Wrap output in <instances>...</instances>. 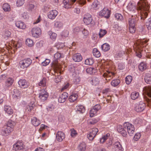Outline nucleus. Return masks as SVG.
<instances>
[{"instance_id":"1","label":"nucleus","mask_w":151,"mask_h":151,"mask_svg":"<svg viewBox=\"0 0 151 151\" xmlns=\"http://www.w3.org/2000/svg\"><path fill=\"white\" fill-rule=\"evenodd\" d=\"M150 7V4L147 0H139L137 3V7L134 1H130L127 6V9L132 13H135L137 11L139 12L142 22L147 17Z\"/></svg>"},{"instance_id":"2","label":"nucleus","mask_w":151,"mask_h":151,"mask_svg":"<svg viewBox=\"0 0 151 151\" xmlns=\"http://www.w3.org/2000/svg\"><path fill=\"white\" fill-rule=\"evenodd\" d=\"M123 127L120 125L117 126L118 132L124 137L126 136L127 132L129 135L132 136L134 132L135 128L134 125L128 122H125L124 124Z\"/></svg>"},{"instance_id":"3","label":"nucleus","mask_w":151,"mask_h":151,"mask_svg":"<svg viewBox=\"0 0 151 151\" xmlns=\"http://www.w3.org/2000/svg\"><path fill=\"white\" fill-rule=\"evenodd\" d=\"M149 40L147 39H143L142 40H138L134 43L133 48L136 56L139 58L142 56V52L145 49L144 47L147 45V42Z\"/></svg>"},{"instance_id":"4","label":"nucleus","mask_w":151,"mask_h":151,"mask_svg":"<svg viewBox=\"0 0 151 151\" xmlns=\"http://www.w3.org/2000/svg\"><path fill=\"white\" fill-rule=\"evenodd\" d=\"M111 63V61H105L104 62V64L102 65V68L106 70L103 75V76L106 78V81H109L113 78L114 75V74L113 73L110 71L109 70L110 69V64Z\"/></svg>"},{"instance_id":"5","label":"nucleus","mask_w":151,"mask_h":151,"mask_svg":"<svg viewBox=\"0 0 151 151\" xmlns=\"http://www.w3.org/2000/svg\"><path fill=\"white\" fill-rule=\"evenodd\" d=\"M132 17L133 16H132V17L129 19L128 23L129 25V29L131 33H134L135 31V26L137 20L135 18H133Z\"/></svg>"},{"instance_id":"6","label":"nucleus","mask_w":151,"mask_h":151,"mask_svg":"<svg viewBox=\"0 0 151 151\" xmlns=\"http://www.w3.org/2000/svg\"><path fill=\"white\" fill-rule=\"evenodd\" d=\"M147 95L148 97L151 98V87L146 86L143 88V94ZM145 99L148 103L149 106H151V99H149L144 96Z\"/></svg>"},{"instance_id":"7","label":"nucleus","mask_w":151,"mask_h":151,"mask_svg":"<svg viewBox=\"0 0 151 151\" xmlns=\"http://www.w3.org/2000/svg\"><path fill=\"white\" fill-rule=\"evenodd\" d=\"M32 63V60L30 58H27L20 61L19 65L21 68L24 69L28 67Z\"/></svg>"},{"instance_id":"8","label":"nucleus","mask_w":151,"mask_h":151,"mask_svg":"<svg viewBox=\"0 0 151 151\" xmlns=\"http://www.w3.org/2000/svg\"><path fill=\"white\" fill-rule=\"evenodd\" d=\"M83 21L86 25L92 24L93 22L92 16L89 13H86L84 15Z\"/></svg>"},{"instance_id":"9","label":"nucleus","mask_w":151,"mask_h":151,"mask_svg":"<svg viewBox=\"0 0 151 151\" xmlns=\"http://www.w3.org/2000/svg\"><path fill=\"white\" fill-rule=\"evenodd\" d=\"M24 147L23 142L22 140H18L13 145V150L15 151L20 150H24Z\"/></svg>"},{"instance_id":"10","label":"nucleus","mask_w":151,"mask_h":151,"mask_svg":"<svg viewBox=\"0 0 151 151\" xmlns=\"http://www.w3.org/2000/svg\"><path fill=\"white\" fill-rule=\"evenodd\" d=\"M110 10L106 8H104L99 13V16L104 17L106 18H108L110 17Z\"/></svg>"},{"instance_id":"11","label":"nucleus","mask_w":151,"mask_h":151,"mask_svg":"<svg viewBox=\"0 0 151 151\" xmlns=\"http://www.w3.org/2000/svg\"><path fill=\"white\" fill-rule=\"evenodd\" d=\"M146 107L145 103L140 102L139 104L136 106L135 110L137 112H141L143 111Z\"/></svg>"},{"instance_id":"12","label":"nucleus","mask_w":151,"mask_h":151,"mask_svg":"<svg viewBox=\"0 0 151 151\" xmlns=\"http://www.w3.org/2000/svg\"><path fill=\"white\" fill-rule=\"evenodd\" d=\"M32 33L34 37H37L41 34V30L38 27L34 28L32 30Z\"/></svg>"},{"instance_id":"13","label":"nucleus","mask_w":151,"mask_h":151,"mask_svg":"<svg viewBox=\"0 0 151 151\" xmlns=\"http://www.w3.org/2000/svg\"><path fill=\"white\" fill-rule=\"evenodd\" d=\"M76 0H71L69 1V0H64L63 1V3L65 8L66 9L70 8L72 5L76 2Z\"/></svg>"},{"instance_id":"14","label":"nucleus","mask_w":151,"mask_h":151,"mask_svg":"<svg viewBox=\"0 0 151 151\" xmlns=\"http://www.w3.org/2000/svg\"><path fill=\"white\" fill-rule=\"evenodd\" d=\"M18 83L20 87L23 88H27L29 85V83L25 79L20 80Z\"/></svg>"},{"instance_id":"15","label":"nucleus","mask_w":151,"mask_h":151,"mask_svg":"<svg viewBox=\"0 0 151 151\" xmlns=\"http://www.w3.org/2000/svg\"><path fill=\"white\" fill-rule=\"evenodd\" d=\"M68 96V93L66 92H64L60 95L58 99V102L63 103L65 102Z\"/></svg>"},{"instance_id":"16","label":"nucleus","mask_w":151,"mask_h":151,"mask_svg":"<svg viewBox=\"0 0 151 151\" xmlns=\"http://www.w3.org/2000/svg\"><path fill=\"white\" fill-rule=\"evenodd\" d=\"M113 149H114L115 151H123V148L120 142H115Z\"/></svg>"},{"instance_id":"17","label":"nucleus","mask_w":151,"mask_h":151,"mask_svg":"<svg viewBox=\"0 0 151 151\" xmlns=\"http://www.w3.org/2000/svg\"><path fill=\"white\" fill-rule=\"evenodd\" d=\"M4 129L2 131V133L3 135L5 136L8 135L13 130L12 129L6 126H4Z\"/></svg>"},{"instance_id":"18","label":"nucleus","mask_w":151,"mask_h":151,"mask_svg":"<svg viewBox=\"0 0 151 151\" xmlns=\"http://www.w3.org/2000/svg\"><path fill=\"white\" fill-rule=\"evenodd\" d=\"M73 59L76 62H79L81 60L82 58L81 55L79 53H76L73 55Z\"/></svg>"},{"instance_id":"19","label":"nucleus","mask_w":151,"mask_h":151,"mask_svg":"<svg viewBox=\"0 0 151 151\" xmlns=\"http://www.w3.org/2000/svg\"><path fill=\"white\" fill-rule=\"evenodd\" d=\"M12 93L13 98L18 99L20 97V92L17 89H14L12 92Z\"/></svg>"},{"instance_id":"20","label":"nucleus","mask_w":151,"mask_h":151,"mask_svg":"<svg viewBox=\"0 0 151 151\" xmlns=\"http://www.w3.org/2000/svg\"><path fill=\"white\" fill-rule=\"evenodd\" d=\"M65 137V135L62 132L59 131L57 132V141L61 142Z\"/></svg>"},{"instance_id":"21","label":"nucleus","mask_w":151,"mask_h":151,"mask_svg":"<svg viewBox=\"0 0 151 151\" xmlns=\"http://www.w3.org/2000/svg\"><path fill=\"white\" fill-rule=\"evenodd\" d=\"M57 16V11L55 10H52L48 14V17L51 19H54Z\"/></svg>"},{"instance_id":"22","label":"nucleus","mask_w":151,"mask_h":151,"mask_svg":"<svg viewBox=\"0 0 151 151\" xmlns=\"http://www.w3.org/2000/svg\"><path fill=\"white\" fill-rule=\"evenodd\" d=\"M48 96V95L46 92H45L43 93H41L40 94L39 96V98L42 101H44L46 100Z\"/></svg>"},{"instance_id":"23","label":"nucleus","mask_w":151,"mask_h":151,"mask_svg":"<svg viewBox=\"0 0 151 151\" xmlns=\"http://www.w3.org/2000/svg\"><path fill=\"white\" fill-rule=\"evenodd\" d=\"M31 122L32 124L36 127L38 126L41 123L40 120L35 117H33L32 119Z\"/></svg>"},{"instance_id":"24","label":"nucleus","mask_w":151,"mask_h":151,"mask_svg":"<svg viewBox=\"0 0 151 151\" xmlns=\"http://www.w3.org/2000/svg\"><path fill=\"white\" fill-rule=\"evenodd\" d=\"M4 110L9 115H11L13 113V111L11 107L9 106L5 105L4 106Z\"/></svg>"},{"instance_id":"25","label":"nucleus","mask_w":151,"mask_h":151,"mask_svg":"<svg viewBox=\"0 0 151 151\" xmlns=\"http://www.w3.org/2000/svg\"><path fill=\"white\" fill-rule=\"evenodd\" d=\"M78 95L76 93H73L70 95L69 98V100L70 102H73L76 100Z\"/></svg>"},{"instance_id":"26","label":"nucleus","mask_w":151,"mask_h":151,"mask_svg":"<svg viewBox=\"0 0 151 151\" xmlns=\"http://www.w3.org/2000/svg\"><path fill=\"white\" fill-rule=\"evenodd\" d=\"M15 24L16 26L20 29H24L26 27L25 24L23 22L20 21L17 22Z\"/></svg>"},{"instance_id":"27","label":"nucleus","mask_w":151,"mask_h":151,"mask_svg":"<svg viewBox=\"0 0 151 151\" xmlns=\"http://www.w3.org/2000/svg\"><path fill=\"white\" fill-rule=\"evenodd\" d=\"M100 6L99 2L97 0L95 1L91 5V8L93 9L97 10Z\"/></svg>"},{"instance_id":"28","label":"nucleus","mask_w":151,"mask_h":151,"mask_svg":"<svg viewBox=\"0 0 151 151\" xmlns=\"http://www.w3.org/2000/svg\"><path fill=\"white\" fill-rule=\"evenodd\" d=\"M56 54L54 55V58H55L52 64V68L55 73L57 72V59L55 58Z\"/></svg>"},{"instance_id":"29","label":"nucleus","mask_w":151,"mask_h":151,"mask_svg":"<svg viewBox=\"0 0 151 151\" xmlns=\"http://www.w3.org/2000/svg\"><path fill=\"white\" fill-rule=\"evenodd\" d=\"M86 145V144L84 142L81 143L78 146V149L80 151H85Z\"/></svg>"},{"instance_id":"30","label":"nucleus","mask_w":151,"mask_h":151,"mask_svg":"<svg viewBox=\"0 0 151 151\" xmlns=\"http://www.w3.org/2000/svg\"><path fill=\"white\" fill-rule=\"evenodd\" d=\"M100 83L99 79L96 77L93 78L91 81V83L92 85L94 86H97Z\"/></svg>"},{"instance_id":"31","label":"nucleus","mask_w":151,"mask_h":151,"mask_svg":"<svg viewBox=\"0 0 151 151\" xmlns=\"http://www.w3.org/2000/svg\"><path fill=\"white\" fill-rule=\"evenodd\" d=\"M101 48L103 51L106 52L109 50L110 48V46L108 44L105 43L101 45Z\"/></svg>"},{"instance_id":"32","label":"nucleus","mask_w":151,"mask_h":151,"mask_svg":"<svg viewBox=\"0 0 151 151\" xmlns=\"http://www.w3.org/2000/svg\"><path fill=\"white\" fill-rule=\"evenodd\" d=\"M139 70L141 71H143L145 70L147 68V66L145 63H141L139 65Z\"/></svg>"},{"instance_id":"33","label":"nucleus","mask_w":151,"mask_h":151,"mask_svg":"<svg viewBox=\"0 0 151 151\" xmlns=\"http://www.w3.org/2000/svg\"><path fill=\"white\" fill-rule=\"evenodd\" d=\"M109 136L110 134L109 133L103 135L102 137L100 138V142L101 143H104L109 137Z\"/></svg>"},{"instance_id":"34","label":"nucleus","mask_w":151,"mask_h":151,"mask_svg":"<svg viewBox=\"0 0 151 151\" xmlns=\"http://www.w3.org/2000/svg\"><path fill=\"white\" fill-rule=\"evenodd\" d=\"M120 80L118 79H116L113 80L111 82V85L114 87L117 86L120 83Z\"/></svg>"},{"instance_id":"35","label":"nucleus","mask_w":151,"mask_h":151,"mask_svg":"<svg viewBox=\"0 0 151 151\" xmlns=\"http://www.w3.org/2000/svg\"><path fill=\"white\" fill-rule=\"evenodd\" d=\"M76 109L81 113H83L85 111V107L81 105L77 106L76 107Z\"/></svg>"},{"instance_id":"36","label":"nucleus","mask_w":151,"mask_h":151,"mask_svg":"<svg viewBox=\"0 0 151 151\" xmlns=\"http://www.w3.org/2000/svg\"><path fill=\"white\" fill-rule=\"evenodd\" d=\"M139 95V93L138 92L134 91L131 93V97L132 100H135L138 98Z\"/></svg>"},{"instance_id":"37","label":"nucleus","mask_w":151,"mask_h":151,"mask_svg":"<svg viewBox=\"0 0 151 151\" xmlns=\"http://www.w3.org/2000/svg\"><path fill=\"white\" fill-rule=\"evenodd\" d=\"M145 79L146 83L151 84V74L147 73L145 77Z\"/></svg>"},{"instance_id":"38","label":"nucleus","mask_w":151,"mask_h":151,"mask_svg":"<svg viewBox=\"0 0 151 151\" xmlns=\"http://www.w3.org/2000/svg\"><path fill=\"white\" fill-rule=\"evenodd\" d=\"M93 55L96 58H99L101 56L100 52L96 48H94L93 49Z\"/></svg>"},{"instance_id":"39","label":"nucleus","mask_w":151,"mask_h":151,"mask_svg":"<svg viewBox=\"0 0 151 151\" xmlns=\"http://www.w3.org/2000/svg\"><path fill=\"white\" fill-rule=\"evenodd\" d=\"M3 9L4 11H9L10 10V5L8 3H5L3 5Z\"/></svg>"},{"instance_id":"40","label":"nucleus","mask_w":151,"mask_h":151,"mask_svg":"<svg viewBox=\"0 0 151 151\" xmlns=\"http://www.w3.org/2000/svg\"><path fill=\"white\" fill-rule=\"evenodd\" d=\"M26 44L29 47H32L34 45V43L32 40L29 38L26 39Z\"/></svg>"},{"instance_id":"41","label":"nucleus","mask_w":151,"mask_h":151,"mask_svg":"<svg viewBox=\"0 0 151 151\" xmlns=\"http://www.w3.org/2000/svg\"><path fill=\"white\" fill-rule=\"evenodd\" d=\"M85 64L87 65H91L93 63V61L92 58H88L85 61Z\"/></svg>"},{"instance_id":"42","label":"nucleus","mask_w":151,"mask_h":151,"mask_svg":"<svg viewBox=\"0 0 151 151\" xmlns=\"http://www.w3.org/2000/svg\"><path fill=\"white\" fill-rule=\"evenodd\" d=\"M14 81L11 78H9L7 79L6 82L7 87L11 86L12 84Z\"/></svg>"},{"instance_id":"43","label":"nucleus","mask_w":151,"mask_h":151,"mask_svg":"<svg viewBox=\"0 0 151 151\" xmlns=\"http://www.w3.org/2000/svg\"><path fill=\"white\" fill-rule=\"evenodd\" d=\"M69 33V32L68 30H65L61 33L60 36L63 38H64L67 37Z\"/></svg>"},{"instance_id":"44","label":"nucleus","mask_w":151,"mask_h":151,"mask_svg":"<svg viewBox=\"0 0 151 151\" xmlns=\"http://www.w3.org/2000/svg\"><path fill=\"white\" fill-rule=\"evenodd\" d=\"M48 34L50 36V38L53 40H55L57 37V34L55 33H52L51 31L48 32Z\"/></svg>"},{"instance_id":"45","label":"nucleus","mask_w":151,"mask_h":151,"mask_svg":"<svg viewBox=\"0 0 151 151\" xmlns=\"http://www.w3.org/2000/svg\"><path fill=\"white\" fill-rule=\"evenodd\" d=\"M99 132V130L98 128H94L92 129L90 132L92 134L93 136H96L97 134V133Z\"/></svg>"},{"instance_id":"46","label":"nucleus","mask_w":151,"mask_h":151,"mask_svg":"<svg viewBox=\"0 0 151 151\" xmlns=\"http://www.w3.org/2000/svg\"><path fill=\"white\" fill-rule=\"evenodd\" d=\"M70 135L72 137H75L77 135V131L73 128L70 129Z\"/></svg>"},{"instance_id":"47","label":"nucleus","mask_w":151,"mask_h":151,"mask_svg":"<svg viewBox=\"0 0 151 151\" xmlns=\"http://www.w3.org/2000/svg\"><path fill=\"white\" fill-rule=\"evenodd\" d=\"M132 79V77L131 76H127L125 78V81L126 83L127 84H129Z\"/></svg>"},{"instance_id":"48","label":"nucleus","mask_w":151,"mask_h":151,"mask_svg":"<svg viewBox=\"0 0 151 151\" xmlns=\"http://www.w3.org/2000/svg\"><path fill=\"white\" fill-rule=\"evenodd\" d=\"M97 112L95 111L93 108L90 111V116L91 117H93L96 115Z\"/></svg>"},{"instance_id":"49","label":"nucleus","mask_w":151,"mask_h":151,"mask_svg":"<svg viewBox=\"0 0 151 151\" xmlns=\"http://www.w3.org/2000/svg\"><path fill=\"white\" fill-rule=\"evenodd\" d=\"M146 26L148 29H151V18H149L146 22Z\"/></svg>"},{"instance_id":"50","label":"nucleus","mask_w":151,"mask_h":151,"mask_svg":"<svg viewBox=\"0 0 151 151\" xmlns=\"http://www.w3.org/2000/svg\"><path fill=\"white\" fill-rule=\"evenodd\" d=\"M141 136V134L140 133H137L134 135V139L135 141H137L140 139Z\"/></svg>"},{"instance_id":"51","label":"nucleus","mask_w":151,"mask_h":151,"mask_svg":"<svg viewBox=\"0 0 151 151\" xmlns=\"http://www.w3.org/2000/svg\"><path fill=\"white\" fill-rule=\"evenodd\" d=\"M106 33V31L105 30L101 29L100 30L99 34L100 37H102L104 36Z\"/></svg>"},{"instance_id":"52","label":"nucleus","mask_w":151,"mask_h":151,"mask_svg":"<svg viewBox=\"0 0 151 151\" xmlns=\"http://www.w3.org/2000/svg\"><path fill=\"white\" fill-rule=\"evenodd\" d=\"M24 3V0H17L16 2V5L18 6H22Z\"/></svg>"},{"instance_id":"53","label":"nucleus","mask_w":151,"mask_h":151,"mask_svg":"<svg viewBox=\"0 0 151 151\" xmlns=\"http://www.w3.org/2000/svg\"><path fill=\"white\" fill-rule=\"evenodd\" d=\"M46 79L45 78H43L39 83L40 86H44L46 85Z\"/></svg>"},{"instance_id":"54","label":"nucleus","mask_w":151,"mask_h":151,"mask_svg":"<svg viewBox=\"0 0 151 151\" xmlns=\"http://www.w3.org/2000/svg\"><path fill=\"white\" fill-rule=\"evenodd\" d=\"M13 123V122H12L11 120L8 121L7 122V125L6 126H7V127H9L13 129V128L14 127V125Z\"/></svg>"},{"instance_id":"55","label":"nucleus","mask_w":151,"mask_h":151,"mask_svg":"<svg viewBox=\"0 0 151 151\" xmlns=\"http://www.w3.org/2000/svg\"><path fill=\"white\" fill-rule=\"evenodd\" d=\"M115 17L118 20H121L122 19V16L120 14H115Z\"/></svg>"},{"instance_id":"56","label":"nucleus","mask_w":151,"mask_h":151,"mask_svg":"<svg viewBox=\"0 0 151 151\" xmlns=\"http://www.w3.org/2000/svg\"><path fill=\"white\" fill-rule=\"evenodd\" d=\"M124 54V52L120 51L116 53V54H115V56L116 58H118L122 57L123 55Z\"/></svg>"},{"instance_id":"57","label":"nucleus","mask_w":151,"mask_h":151,"mask_svg":"<svg viewBox=\"0 0 151 151\" xmlns=\"http://www.w3.org/2000/svg\"><path fill=\"white\" fill-rule=\"evenodd\" d=\"M76 1L81 6H83L86 3V0H77Z\"/></svg>"},{"instance_id":"58","label":"nucleus","mask_w":151,"mask_h":151,"mask_svg":"<svg viewBox=\"0 0 151 151\" xmlns=\"http://www.w3.org/2000/svg\"><path fill=\"white\" fill-rule=\"evenodd\" d=\"M87 137L89 140L92 141L93 139L95 137L93 136L92 134L89 132V133L87 134Z\"/></svg>"},{"instance_id":"59","label":"nucleus","mask_w":151,"mask_h":151,"mask_svg":"<svg viewBox=\"0 0 151 151\" xmlns=\"http://www.w3.org/2000/svg\"><path fill=\"white\" fill-rule=\"evenodd\" d=\"M70 84L69 83H65V85L61 89V91H63L64 90L70 87Z\"/></svg>"},{"instance_id":"60","label":"nucleus","mask_w":151,"mask_h":151,"mask_svg":"<svg viewBox=\"0 0 151 151\" xmlns=\"http://www.w3.org/2000/svg\"><path fill=\"white\" fill-rule=\"evenodd\" d=\"M93 109L97 112L101 109V107L99 104H96L93 107Z\"/></svg>"},{"instance_id":"61","label":"nucleus","mask_w":151,"mask_h":151,"mask_svg":"<svg viewBox=\"0 0 151 151\" xmlns=\"http://www.w3.org/2000/svg\"><path fill=\"white\" fill-rule=\"evenodd\" d=\"M82 33L85 36H87L89 35V32L88 30L86 29L85 28H83L82 29Z\"/></svg>"},{"instance_id":"62","label":"nucleus","mask_w":151,"mask_h":151,"mask_svg":"<svg viewBox=\"0 0 151 151\" xmlns=\"http://www.w3.org/2000/svg\"><path fill=\"white\" fill-rule=\"evenodd\" d=\"M50 62V60L48 59H46L45 61L42 63V65L43 66H46L48 65Z\"/></svg>"},{"instance_id":"63","label":"nucleus","mask_w":151,"mask_h":151,"mask_svg":"<svg viewBox=\"0 0 151 151\" xmlns=\"http://www.w3.org/2000/svg\"><path fill=\"white\" fill-rule=\"evenodd\" d=\"M94 70V68H87L86 71L87 73L91 74L93 73V70Z\"/></svg>"},{"instance_id":"64","label":"nucleus","mask_w":151,"mask_h":151,"mask_svg":"<svg viewBox=\"0 0 151 151\" xmlns=\"http://www.w3.org/2000/svg\"><path fill=\"white\" fill-rule=\"evenodd\" d=\"M142 119L138 118H137L135 121L134 123L136 124H142Z\"/></svg>"}]
</instances>
